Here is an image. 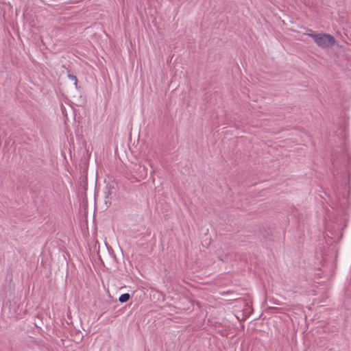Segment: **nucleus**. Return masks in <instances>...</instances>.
<instances>
[{
    "mask_svg": "<svg viewBox=\"0 0 351 351\" xmlns=\"http://www.w3.org/2000/svg\"><path fill=\"white\" fill-rule=\"evenodd\" d=\"M306 34L312 38L317 45L322 49L330 48L332 47L336 40L335 37L326 33H315L311 29H307Z\"/></svg>",
    "mask_w": 351,
    "mask_h": 351,
    "instance_id": "nucleus-1",
    "label": "nucleus"
},
{
    "mask_svg": "<svg viewBox=\"0 0 351 351\" xmlns=\"http://www.w3.org/2000/svg\"><path fill=\"white\" fill-rule=\"evenodd\" d=\"M259 232L261 236H263L264 238H267L270 235V230L269 229H267L264 227L259 228Z\"/></svg>",
    "mask_w": 351,
    "mask_h": 351,
    "instance_id": "nucleus-2",
    "label": "nucleus"
},
{
    "mask_svg": "<svg viewBox=\"0 0 351 351\" xmlns=\"http://www.w3.org/2000/svg\"><path fill=\"white\" fill-rule=\"evenodd\" d=\"M130 298V295L128 293L121 294L119 298V301L121 303L128 302Z\"/></svg>",
    "mask_w": 351,
    "mask_h": 351,
    "instance_id": "nucleus-3",
    "label": "nucleus"
},
{
    "mask_svg": "<svg viewBox=\"0 0 351 351\" xmlns=\"http://www.w3.org/2000/svg\"><path fill=\"white\" fill-rule=\"evenodd\" d=\"M68 77L72 81H74V84L76 87V88H78V86H77V78L75 75H74L73 74H71V73H69L68 74Z\"/></svg>",
    "mask_w": 351,
    "mask_h": 351,
    "instance_id": "nucleus-4",
    "label": "nucleus"
}]
</instances>
